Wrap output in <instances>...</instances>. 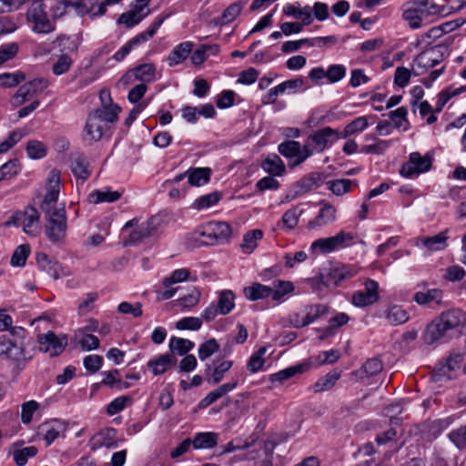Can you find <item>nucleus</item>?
<instances>
[{"label":"nucleus","instance_id":"50","mask_svg":"<svg viewBox=\"0 0 466 466\" xmlns=\"http://www.w3.org/2000/svg\"><path fill=\"white\" fill-rule=\"evenodd\" d=\"M21 172V166L17 159H11L0 167V181L15 177Z\"/></svg>","mask_w":466,"mask_h":466},{"label":"nucleus","instance_id":"40","mask_svg":"<svg viewBox=\"0 0 466 466\" xmlns=\"http://www.w3.org/2000/svg\"><path fill=\"white\" fill-rule=\"evenodd\" d=\"M200 300V293H187L183 295L182 297L169 302L167 307L169 308H178L180 310L189 309L196 305Z\"/></svg>","mask_w":466,"mask_h":466},{"label":"nucleus","instance_id":"63","mask_svg":"<svg viewBox=\"0 0 466 466\" xmlns=\"http://www.w3.org/2000/svg\"><path fill=\"white\" fill-rule=\"evenodd\" d=\"M232 365L233 362L231 360H224L220 362L211 372L210 378L208 379V382L213 384L219 383L223 380L226 372L231 369Z\"/></svg>","mask_w":466,"mask_h":466},{"label":"nucleus","instance_id":"22","mask_svg":"<svg viewBox=\"0 0 466 466\" xmlns=\"http://www.w3.org/2000/svg\"><path fill=\"white\" fill-rule=\"evenodd\" d=\"M383 369L382 362L378 358L367 360L364 364L357 370L350 373L351 380H362L380 373Z\"/></svg>","mask_w":466,"mask_h":466},{"label":"nucleus","instance_id":"21","mask_svg":"<svg viewBox=\"0 0 466 466\" xmlns=\"http://www.w3.org/2000/svg\"><path fill=\"white\" fill-rule=\"evenodd\" d=\"M103 130L104 126L100 114H89L84 128V139L88 143L98 141L103 136Z\"/></svg>","mask_w":466,"mask_h":466},{"label":"nucleus","instance_id":"8","mask_svg":"<svg viewBox=\"0 0 466 466\" xmlns=\"http://www.w3.org/2000/svg\"><path fill=\"white\" fill-rule=\"evenodd\" d=\"M39 212L33 207H26L24 210L15 212L7 225L21 228L29 236H36L39 233Z\"/></svg>","mask_w":466,"mask_h":466},{"label":"nucleus","instance_id":"23","mask_svg":"<svg viewBox=\"0 0 466 466\" xmlns=\"http://www.w3.org/2000/svg\"><path fill=\"white\" fill-rule=\"evenodd\" d=\"M186 243L188 248H195L206 245H215L211 238V232L208 224L198 227L193 232L186 236Z\"/></svg>","mask_w":466,"mask_h":466},{"label":"nucleus","instance_id":"28","mask_svg":"<svg viewBox=\"0 0 466 466\" xmlns=\"http://www.w3.org/2000/svg\"><path fill=\"white\" fill-rule=\"evenodd\" d=\"M375 118V116H361L354 118L346 125L343 132H340L341 138L363 132L370 126V120Z\"/></svg>","mask_w":466,"mask_h":466},{"label":"nucleus","instance_id":"31","mask_svg":"<svg viewBox=\"0 0 466 466\" xmlns=\"http://www.w3.org/2000/svg\"><path fill=\"white\" fill-rule=\"evenodd\" d=\"M262 169L274 177H281L286 172V167L281 158L276 155L267 157L261 163Z\"/></svg>","mask_w":466,"mask_h":466},{"label":"nucleus","instance_id":"58","mask_svg":"<svg viewBox=\"0 0 466 466\" xmlns=\"http://www.w3.org/2000/svg\"><path fill=\"white\" fill-rule=\"evenodd\" d=\"M386 318L390 325H400L409 319V314L403 309L393 306L388 309Z\"/></svg>","mask_w":466,"mask_h":466},{"label":"nucleus","instance_id":"47","mask_svg":"<svg viewBox=\"0 0 466 466\" xmlns=\"http://www.w3.org/2000/svg\"><path fill=\"white\" fill-rule=\"evenodd\" d=\"M466 90V87L461 86V87H448L444 90H442L441 93H439L437 96V103L435 107V113L441 112L443 108V106L448 103V101L452 98L453 96H456L462 92Z\"/></svg>","mask_w":466,"mask_h":466},{"label":"nucleus","instance_id":"4","mask_svg":"<svg viewBox=\"0 0 466 466\" xmlns=\"http://www.w3.org/2000/svg\"><path fill=\"white\" fill-rule=\"evenodd\" d=\"M160 223L161 218L157 216L152 217L147 221L139 225H137V221L135 219L127 221L122 228V235L128 236L127 238H125L124 244H136L144 238L152 236L157 231Z\"/></svg>","mask_w":466,"mask_h":466},{"label":"nucleus","instance_id":"13","mask_svg":"<svg viewBox=\"0 0 466 466\" xmlns=\"http://www.w3.org/2000/svg\"><path fill=\"white\" fill-rule=\"evenodd\" d=\"M279 152L287 158L292 159V166H298L304 162L309 157L313 155L309 144L303 147L298 141L289 140L279 145Z\"/></svg>","mask_w":466,"mask_h":466},{"label":"nucleus","instance_id":"27","mask_svg":"<svg viewBox=\"0 0 466 466\" xmlns=\"http://www.w3.org/2000/svg\"><path fill=\"white\" fill-rule=\"evenodd\" d=\"M193 46L194 45L190 41H185L176 46L167 57L168 66H175L184 62L192 52Z\"/></svg>","mask_w":466,"mask_h":466},{"label":"nucleus","instance_id":"61","mask_svg":"<svg viewBox=\"0 0 466 466\" xmlns=\"http://www.w3.org/2000/svg\"><path fill=\"white\" fill-rule=\"evenodd\" d=\"M266 351L267 349L265 347H261L251 355L247 363V369L251 373L258 371L263 367L265 363V359L263 358V356L265 355Z\"/></svg>","mask_w":466,"mask_h":466},{"label":"nucleus","instance_id":"53","mask_svg":"<svg viewBox=\"0 0 466 466\" xmlns=\"http://www.w3.org/2000/svg\"><path fill=\"white\" fill-rule=\"evenodd\" d=\"M26 133L25 129H15L12 131L5 139L0 142V154L8 152L26 135Z\"/></svg>","mask_w":466,"mask_h":466},{"label":"nucleus","instance_id":"49","mask_svg":"<svg viewBox=\"0 0 466 466\" xmlns=\"http://www.w3.org/2000/svg\"><path fill=\"white\" fill-rule=\"evenodd\" d=\"M112 433H114V430H106V431H101L96 435L93 438L92 450H96L101 447H106L107 449L116 447V442L113 440Z\"/></svg>","mask_w":466,"mask_h":466},{"label":"nucleus","instance_id":"29","mask_svg":"<svg viewBox=\"0 0 466 466\" xmlns=\"http://www.w3.org/2000/svg\"><path fill=\"white\" fill-rule=\"evenodd\" d=\"M283 13L286 15L300 19L302 24L309 25L312 23L311 8L309 5L300 7L299 4H287L283 7Z\"/></svg>","mask_w":466,"mask_h":466},{"label":"nucleus","instance_id":"7","mask_svg":"<svg viewBox=\"0 0 466 466\" xmlns=\"http://www.w3.org/2000/svg\"><path fill=\"white\" fill-rule=\"evenodd\" d=\"M360 270L357 265L351 264H336L332 266L326 274L320 276L322 286L319 289H335L345 280L355 277Z\"/></svg>","mask_w":466,"mask_h":466},{"label":"nucleus","instance_id":"60","mask_svg":"<svg viewBox=\"0 0 466 466\" xmlns=\"http://www.w3.org/2000/svg\"><path fill=\"white\" fill-rule=\"evenodd\" d=\"M194 347V343L189 339L173 337L169 342V349L172 352L178 355H185Z\"/></svg>","mask_w":466,"mask_h":466},{"label":"nucleus","instance_id":"62","mask_svg":"<svg viewBox=\"0 0 466 466\" xmlns=\"http://www.w3.org/2000/svg\"><path fill=\"white\" fill-rule=\"evenodd\" d=\"M61 47L64 54L76 52L79 46V39L77 36L60 35L56 40Z\"/></svg>","mask_w":466,"mask_h":466},{"label":"nucleus","instance_id":"25","mask_svg":"<svg viewBox=\"0 0 466 466\" xmlns=\"http://www.w3.org/2000/svg\"><path fill=\"white\" fill-rule=\"evenodd\" d=\"M335 219V208L329 203L322 202L318 216L313 220L309 222L308 228L312 229L315 228L323 227L334 222Z\"/></svg>","mask_w":466,"mask_h":466},{"label":"nucleus","instance_id":"52","mask_svg":"<svg viewBox=\"0 0 466 466\" xmlns=\"http://www.w3.org/2000/svg\"><path fill=\"white\" fill-rule=\"evenodd\" d=\"M26 154L31 159H41L47 154V147L39 140H29L26 145Z\"/></svg>","mask_w":466,"mask_h":466},{"label":"nucleus","instance_id":"34","mask_svg":"<svg viewBox=\"0 0 466 466\" xmlns=\"http://www.w3.org/2000/svg\"><path fill=\"white\" fill-rule=\"evenodd\" d=\"M121 193L109 188L97 189L91 192L88 196V201L93 204L112 203L118 200Z\"/></svg>","mask_w":466,"mask_h":466},{"label":"nucleus","instance_id":"64","mask_svg":"<svg viewBox=\"0 0 466 466\" xmlns=\"http://www.w3.org/2000/svg\"><path fill=\"white\" fill-rule=\"evenodd\" d=\"M301 214L302 210L299 209L298 207L287 210L281 218V221L285 228H287L288 229L295 228L299 223V218L301 216Z\"/></svg>","mask_w":466,"mask_h":466},{"label":"nucleus","instance_id":"11","mask_svg":"<svg viewBox=\"0 0 466 466\" xmlns=\"http://www.w3.org/2000/svg\"><path fill=\"white\" fill-rule=\"evenodd\" d=\"M164 20L165 17L158 18L146 32H143L127 41L118 51L114 54L113 59H115L116 62L123 61L135 47L140 46L143 43H146L151 37H153L160 25L163 24Z\"/></svg>","mask_w":466,"mask_h":466},{"label":"nucleus","instance_id":"42","mask_svg":"<svg viewBox=\"0 0 466 466\" xmlns=\"http://www.w3.org/2000/svg\"><path fill=\"white\" fill-rule=\"evenodd\" d=\"M188 184L194 187L202 186L209 180L210 169L207 167H198L187 171Z\"/></svg>","mask_w":466,"mask_h":466},{"label":"nucleus","instance_id":"51","mask_svg":"<svg viewBox=\"0 0 466 466\" xmlns=\"http://www.w3.org/2000/svg\"><path fill=\"white\" fill-rule=\"evenodd\" d=\"M74 175L82 179H86L90 175L89 163L84 156H77L71 165Z\"/></svg>","mask_w":466,"mask_h":466},{"label":"nucleus","instance_id":"18","mask_svg":"<svg viewBox=\"0 0 466 466\" xmlns=\"http://www.w3.org/2000/svg\"><path fill=\"white\" fill-rule=\"evenodd\" d=\"M234 308V293H220L217 305L210 304L203 312L206 321L213 320L218 315H227Z\"/></svg>","mask_w":466,"mask_h":466},{"label":"nucleus","instance_id":"32","mask_svg":"<svg viewBox=\"0 0 466 466\" xmlns=\"http://www.w3.org/2000/svg\"><path fill=\"white\" fill-rule=\"evenodd\" d=\"M294 289L295 287L290 281L276 280L272 287L255 282L251 286L246 287L243 291H294Z\"/></svg>","mask_w":466,"mask_h":466},{"label":"nucleus","instance_id":"9","mask_svg":"<svg viewBox=\"0 0 466 466\" xmlns=\"http://www.w3.org/2000/svg\"><path fill=\"white\" fill-rule=\"evenodd\" d=\"M431 165V155H421L419 152H412L409 155L408 160L401 166L400 174L406 178H414L420 174L428 172Z\"/></svg>","mask_w":466,"mask_h":466},{"label":"nucleus","instance_id":"57","mask_svg":"<svg viewBox=\"0 0 466 466\" xmlns=\"http://www.w3.org/2000/svg\"><path fill=\"white\" fill-rule=\"evenodd\" d=\"M408 109L405 106H400L396 110L390 112L389 117L396 128L408 129L409 121L407 118Z\"/></svg>","mask_w":466,"mask_h":466},{"label":"nucleus","instance_id":"48","mask_svg":"<svg viewBox=\"0 0 466 466\" xmlns=\"http://www.w3.org/2000/svg\"><path fill=\"white\" fill-rule=\"evenodd\" d=\"M340 378V371L332 370L320 378L313 386L315 392H321L330 390Z\"/></svg>","mask_w":466,"mask_h":466},{"label":"nucleus","instance_id":"56","mask_svg":"<svg viewBox=\"0 0 466 466\" xmlns=\"http://www.w3.org/2000/svg\"><path fill=\"white\" fill-rule=\"evenodd\" d=\"M37 451V448L35 446L14 450L12 452L14 461L17 466H25L28 459L35 457Z\"/></svg>","mask_w":466,"mask_h":466},{"label":"nucleus","instance_id":"14","mask_svg":"<svg viewBox=\"0 0 466 466\" xmlns=\"http://www.w3.org/2000/svg\"><path fill=\"white\" fill-rule=\"evenodd\" d=\"M157 68L154 64L147 63L139 65L133 69L127 71L121 78L124 86L140 81V84L150 83L155 81L157 77Z\"/></svg>","mask_w":466,"mask_h":466},{"label":"nucleus","instance_id":"10","mask_svg":"<svg viewBox=\"0 0 466 466\" xmlns=\"http://www.w3.org/2000/svg\"><path fill=\"white\" fill-rule=\"evenodd\" d=\"M442 60V48L441 46L431 47L415 57L412 63V73L414 76H421Z\"/></svg>","mask_w":466,"mask_h":466},{"label":"nucleus","instance_id":"55","mask_svg":"<svg viewBox=\"0 0 466 466\" xmlns=\"http://www.w3.org/2000/svg\"><path fill=\"white\" fill-rule=\"evenodd\" d=\"M219 200L220 195L218 192H212L196 198L192 208L197 210L206 209L217 205Z\"/></svg>","mask_w":466,"mask_h":466},{"label":"nucleus","instance_id":"26","mask_svg":"<svg viewBox=\"0 0 466 466\" xmlns=\"http://www.w3.org/2000/svg\"><path fill=\"white\" fill-rule=\"evenodd\" d=\"M211 232L213 243L222 244L229 240L232 229L229 224L222 221H211L207 223Z\"/></svg>","mask_w":466,"mask_h":466},{"label":"nucleus","instance_id":"20","mask_svg":"<svg viewBox=\"0 0 466 466\" xmlns=\"http://www.w3.org/2000/svg\"><path fill=\"white\" fill-rule=\"evenodd\" d=\"M448 231L445 230L431 237L418 238L416 246L427 252L441 251L448 247Z\"/></svg>","mask_w":466,"mask_h":466},{"label":"nucleus","instance_id":"15","mask_svg":"<svg viewBox=\"0 0 466 466\" xmlns=\"http://www.w3.org/2000/svg\"><path fill=\"white\" fill-rule=\"evenodd\" d=\"M60 172L54 169L47 177L46 193L41 204L44 212L53 211L60 192Z\"/></svg>","mask_w":466,"mask_h":466},{"label":"nucleus","instance_id":"33","mask_svg":"<svg viewBox=\"0 0 466 466\" xmlns=\"http://www.w3.org/2000/svg\"><path fill=\"white\" fill-rule=\"evenodd\" d=\"M413 299L420 306L439 309L444 305L441 293H415Z\"/></svg>","mask_w":466,"mask_h":466},{"label":"nucleus","instance_id":"54","mask_svg":"<svg viewBox=\"0 0 466 466\" xmlns=\"http://www.w3.org/2000/svg\"><path fill=\"white\" fill-rule=\"evenodd\" d=\"M74 63L69 54H61L52 66V72L55 76H62L67 73Z\"/></svg>","mask_w":466,"mask_h":466},{"label":"nucleus","instance_id":"59","mask_svg":"<svg viewBox=\"0 0 466 466\" xmlns=\"http://www.w3.org/2000/svg\"><path fill=\"white\" fill-rule=\"evenodd\" d=\"M379 299V293H354L351 302L356 307L364 308L376 303Z\"/></svg>","mask_w":466,"mask_h":466},{"label":"nucleus","instance_id":"16","mask_svg":"<svg viewBox=\"0 0 466 466\" xmlns=\"http://www.w3.org/2000/svg\"><path fill=\"white\" fill-rule=\"evenodd\" d=\"M462 360L463 356L461 354H451L444 363H440L436 367L432 373V380L437 382L452 380Z\"/></svg>","mask_w":466,"mask_h":466},{"label":"nucleus","instance_id":"41","mask_svg":"<svg viewBox=\"0 0 466 466\" xmlns=\"http://www.w3.org/2000/svg\"><path fill=\"white\" fill-rule=\"evenodd\" d=\"M48 86V81L44 78L34 79L20 86L21 92L30 100L43 92Z\"/></svg>","mask_w":466,"mask_h":466},{"label":"nucleus","instance_id":"2","mask_svg":"<svg viewBox=\"0 0 466 466\" xmlns=\"http://www.w3.org/2000/svg\"><path fill=\"white\" fill-rule=\"evenodd\" d=\"M440 12V6L430 0H411L405 4L402 18L411 29H418L428 23L431 15Z\"/></svg>","mask_w":466,"mask_h":466},{"label":"nucleus","instance_id":"38","mask_svg":"<svg viewBox=\"0 0 466 466\" xmlns=\"http://www.w3.org/2000/svg\"><path fill=\"white\" fill-rule=\"evenodd\" d=\"M196 276H192L187 268H177L171 275L163 280L165 289H171V286L184 281H195Z\"/></svg>","mask_w":466,"mask_h":466},{"label":"nucleus","instance_id":"39","mask_svg":"<svg viewBox=\"0 0 466 466\" xmlns=\"http://www.w3.org/2000/svg\"><path fill=\"white\" fill-rule=\"evenodd\" d=\"M36 263L42 270L54 277V279L58 278L59 264L56 261H53L46 253L39 252L36 254Z\"/></svg>","mask_w":466,"mask_h":466},{"label":"nucleus","instance_id":"24","mask_svg":"<svg viewBox=\"0 0 466 466\" xmlns=\"http://www.w3.org/2000/svg\"><path fill=\"white\" fill-rule=\"evenodd\" d=\"M329 307L323 304H315L306 307V316L300 320L299 316L297 314L291 319L292 324L296 328H302L308 326L319 317L326 314Z\"/></svg>","mask_w":466,"mask_h":466},{"label":"nucleus","instance_id":"35","mask_svg":"<svg viewBox=\"0 0 466 466\" xmlns=\"http://www.w3.org/2000/svg\"><path fill=\"white\" fill-rule=\"evenodd\" d=\"M149 9H147V11H143L141 10V8L134 6L132 10L123 13L119 16L117 22L130 28L139 24L146 16L149 15Z\"/></svg>","mask_w":466,"mask_h":466},{"label":"nucleus","instance_id":"3","mask_svg":"<svg viewBox=\"0 0 466 466\" xmlns=\"http://www.w3.org/2000/svg\"><path fill=\"white\" fill-rule=\"evenodd\" d=\"M355 238L356 236L353 233L341 230L332 237L316 239L311 243L309 251L313 256L329 254L352 246Z\"/></svg>","mask_w":466,"mask_h":466},{"label":"nucleus","instance_id":"17","mask_svg":"<svg viewBox=\"0 0 466 466\" xmlns=\"http://www.w3.org/2000/svg\"><path fill=\"white\" fill-rule=\"evenodd\" d=\"M0 357L17 363L25 362L30 359L26 357L24 347L6 335L0 336Z\"/></svg>","mask_w":466,"mask_h":466},{"label":"nucleus","instance_id":"5","mask_svg":"<svg viewBox=\"0 0 466 466\" xmlns=\"http://www.w3.org/2000/svg\"><path fill=\"white\" fill-rule=\"evenodd\" d=\"M25 16L31 30L35 34L47 35L56 30V24L48 17L42 0L33 1Z\"/></svg>","mask_w":466,"mask_h":466},{"label":"nucleus","instance_id":"46","mask_svg":"<svg viewBox=\"0 0 466 466\" xmlns=\"http://www.w3.org/2000/svg\"><path fill=\"white\" fill-rule=\"evenodd\" d=\"M31 253L29 244H21L15 248L10 259L13 267L22 268L25 265L26 260Z\"/></svg>","mask_w":466,"mask_h":466},{"label":"nucleus","instance_id":"37","mask_svg":"<svg viewBox=\"0 0 466 466\" xmlns=\"http://www.w3.org/2000/svg\"><path fill=\"white\" fill-rule=\"evenodd\" d=\"M218 434L216 432H199L192 440L194 449H211L218 445Z\"/></svg>","mask_w":466,"mask_h":466},{"label":"nucleus","instance_id":"19","mask_svg":"<svg viewBox=\"0 0 466 466\" xmlns=\"http://www.w3.org/2000/svg\"><path fill=\"white\" fill-rule=\"evenodd\" d=\"M339 139H341L340 132L329 127L317 130L309 137V140L313 144V148H311L313 153L324 151L329 143H333Z\"/></svg>","mask_w":466,"mask_h":466},{"label":"nucleus","instance_id":"12","mask_svg":"<svg viewBox=\"0 0 466 466\" xmlns=\"http://www.w3.org/2000/svg\"><path fill=\"white\" fill-rule=\"evenodd\" d=\"M37 341L40 351L48 353L50 357L60 355L68 344L66 335L58 337L53 331L38 335Z\"/></svg>","mask_w":466,"mask_h":466},{"label":"nucleus","instance_id":"30","mask_svg":"<svg viewBox=\"0 0 466 466\" xmlns=\"http://www.w3.org/2000/svg\"><path fill=\"white\" fill-rule=\"evenodd\" d=\"M309 368H310L309 363H301L299 365L289 367L287 369L279 370V372L271 374L269 376V381L272 384H275V383L282 384L285 380L290 379L294 375L303 373V372L309 370Z\"/></svg>","mask_w":466,"mask_h":466},{"label":"nucleus","instance_id":"44","mask_svg":"<svg viewBox=\"0 0 466 466\" xmlns=\"http://www.w3.org/2000/svg\"><path fill=\"white\" fill-rule=\"evenodd\" d=\"M217 55L219 52L218 45H202L199 48L196 49L190 57L191 63L195 66H200L208 57V53Z\"/></svg>","mask_w":466,"mask_h":466},{"label":"nucleus","instance_id":"43","mask_svg":"<svg viewBox=\"0 0 466 466\" xmlns=\"http://www.w3.org/2000/svg\"><path fill=\"white\" fill-rule=\"evenodd\" d=\"M263 238V232L260 229L248 231L243 236L241 249L246 254L252 253L258 246V241Z\"/></svg>","mask_w":466,"mask_h":466},{"label":"nucleus","instance_id":"45","mask_svg":"<svg viewBox=\"0 0 466 466\" xmlns=\"http://www.w3.org/2000/svg\"><path fill=\"white\" fill-rule=\"evenodd\" d=\"M357 181L351 179H335L327 182L328 188L336 196H342L350 192Z\"/></svg>","mask_w":466,"mask_h":466},{"label":"nucleus","instance_id":"6","mask_svg":"<svg viewBox=\"0 0 466 466\" xmlns=\"http://www.w3.org/2000/svg\"><path fill=\"white\" fill-rule=\"evenodd\" d=\"M46 216V235L52 243L62 241L66 234V216L64 206L45 212Z\"/></svg>","mask_w":466,"mask_h":466},{"label":"nucleus","instance_id":"1","mask_svg":"<svg viewBox=\"0 0 466 466\" xmlns=\"http://www.w3.org/2000/svg\"><path fill=\"white\" fill-rule=\"evenodd\" d=\"M465 321L466 313L461 309H451L446 310L427 325L422 339L425 344L432 345L441 339L448 330L458 327L462 328V322Z\"/></svg>","mask_w":466,"mask_h":466},{"label":"nucleus","instance_id":"36","mask_svg":"<svg viewBox=\"0 0 466 466\" xmlns=\"http://www.w3.org/2000/svg\"><path fill=\"white\" fill-rule=\"evenodd\" d=\"M176 359L169 354L160 355L157 358L148 361V367L152 370L154 375L165 373L174 363Z\"/></svg>","mask_w":466,"mask_h":466}]
</instances>
